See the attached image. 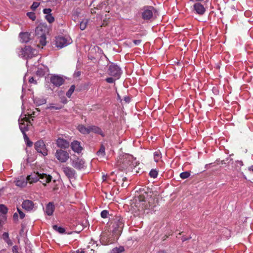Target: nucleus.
Masks as SVG:
<instances>
[{"label":"nucleus","instance_id":"52","mask_svg":"<svg viewBox=\"0 0 253 253\" xmlns=\"http://www.w3.org/2000/svg\"><path fill=\"white\" fill-rule=\"evenodd\" d=\"M124 100L126 102H129L130 101V98L128 96H126L124 97Z\"/></svg>","mask_w":253,"mask_h":253},{"label":"nucleus","instance_id":"55","mask_svg":"<svg viewBox=\"0 0 253 253\" xmlns=\"http://www.w3.org/2000/svg\"><path fill=\"white\" fill-rule=\"evenodd\" d=\"M77 253H84V251L81 250V251L80 250H78L76 251Z\"/></svg>","mask_w":253,"mask_h":253},{"label":"nucleus","instance_id":"51","mask_svg":"<svg viewBox=\"0 0 253 253\" xmlns=\"http://www.w3.org/2000/svg\"><path fill=\"white\" fill-rule=\"evenodd\" d=\"M3 237L4 239H5V238L8 239V233L7 232H4L3 234Z\"/></svg>","mask_w":253,"mask_h":253},{"label":"nucleus","instance_id":"25","mask_svg":"<svg viewBox=\"0 0 253 253\" xmlns=\"http://www.w3.org/2000/svg\"><path fill=\"white\" fill-rule=\"evenodd\" d=\"M78 130L82 134H89V126L86 127L83 125H79L77 127Z\"/></svg>","mask_w":253,"mask_h":253},{"label":"nucleus","instance_id":"7","mask_svg":"<svg viewBox=\"0 0 253 253\" xmlns=\"http://www.w3.org/2000/svg\"><path fill=\"white\" fill-rule=\"evenodd\" d=\"M124 173L125 172L119 170L116 174V178L114 179L118 184H121L123 187H127L128 185V182L125 183L127 181V178L124 175Z\"/></svg>","mask_w":253,"mask_h":253},{"label":"nucleus","instance_id":"48","mask_svg":"<svg viewBox=\"0 0 253 253\" xmlns=\"http://www.w3.org/2000/svg\"><path fill=\"white\" fill-rule=\"evenodd\" d=\"M3 219H5V216L0 215V227L2 225Z\"/></svg>","mask_w":253,"mask_h":253},{"label":"nucleus","instance_id":"36","mask_svg":"<svg viewBox=\"0 0 253 253\" xmlns=\"http://www.w3.org/2000/svg\"><path fill=\"white\" fill-rule=\"evenodd\" d=\"M190 173L188 171L183 172L180 174V177L183 179H186V178L189 177L190 176Z\"/></svg>","mask_w":253,"mask_h":253},{"label":"nucleus","instance_id":"20","mask_svg":"<svg viewBox=\"0 0 253 253\" xmlns=\"http://www.w3.org/2000/svg\"><path fill=\"white\" fill-rule=\"evenodd\" d=\"M14 183L17 186L22 188L26 186L27 180L23 176H20L16 179L14 181Z\"/></svg>","mask_w":253,"mask_h":253},{"label":"nucleus","instance_id":"3","mask_svg":"<svg viewBox=\"0 0 253 253\" xmlns=\"http://www.w3.org/2000/svg\"><path fill=\"white\" fill-rule=\"evenodd\" d=\"M112 222L113 228V236H116V238H118L124 227V223L123 219L120 216H117L113 219Z\"/></svg>","mask_w":253,"mask_h":253},{"label":"nucleus","instance_id":"60","mask_svg":"<svg viewBox=\"0 0 253 253\" xmlns=\"http://www.w3.org/2000/svg\"><path fill=\"white\" fill-rule=\"evenodd\" d=\"M186 240H187V239H186V238H183L182 239V241H183V242H184V241H186Z\"/></svg>","mask_w":253,"mask_h":253},{"label":"nucleus","instance_id":"62","mask_svg":"<svg viewBox=\"0 0 253 253\" xmlns=\"http://www.w3.org/2000/svg\"><path fill=\"white\" fill-rule=\"evenodd\" d=\"M56 182V180H53V182Z\"/></svg>","mask_w":253,"mask_h":253},{"label":"nucleus","instance_id":"41","mask_svg":"<svg viewBox=\"0 0 253 253\" xmlns=\"http://www.w3.org/2000/svg\"><path fill=\"white\" fill-rule=\"evenodd\" d=\"M108 214V212L107 210H103L101 212V216L103 218H106Z\"/></svg>","mask_w":253,"mask_h":253},{"label":"nucleus","instance_id":"8","mask_svg":"<svg viewBox=\"0 0 253 253\" xmlns=\"http://www.w3.org/2000/svg\"><path fill=\"white\" fill-rule=\"evenodd\" d=\"M56 158L61 163H65L69 158V154L62 149H58L55 154Z\"/></svg>","mask_w":253,"mask_h":253},{"label":"nucleus","instance_id":"28","mask_svg":"<svg viewBox=\"0 0 253 253\" xmlns=\"http://www.w3.org/2000/svg\"><path fill=\"white\" fill-rule=\"evenodd\" d=\"M105 147L103 145H101L100 149L96 153L97 155L99 157H104L105 155Z\"/></svg>","mask_w":253,"mask_h":253},{"label":"nucleus","instance_id":"38","mask_svg":"<svg viewBox=\"0 0 253 253\" xmlns=\"http://www.w3.org/2000/svg\"><path fill=\"white\" fill-rule=\"evenodd\" d=\"M160 153L159 152H155L154 153V159L155 162H158L161 158Z\"/></svg>","mask_w":253,"mask_h":253},{"label":"nucleus","instance_id":"34","mask_svg":"<svg viewBox=\"0 0 253 253\" xmlns=\"http://www.w3.org/2000/svg\"><path fill=\"white\" fill-rule=\"evenodd\" d=\"M20 129L21 131H22V133H24V132L26 131H27L28 130V125H25L24 123H21L20 124Z\"/></svg>","mask_w":253,"mask_h":253},{"label":"nucleus","instance_id":"56","mask_svg":"<svg viewBox=\"0 0 253 253\" xmlns=\"http://www.w3.org/2000/svg\"><path fill=\"white\" fill-rule=\"evenodd\" d=\"M18 215L16 213H15L13 215V218L15 219V218H17Z\"/></svg>","mask_w":253,"mask_h":253},{"label":"nucleus","instance_id":"61","mask_svg":"<svg viewBox=\"0 0 253 253\" xmlns=\"http://www.w3.org/2000/svg\"><path fill=\"white\" fill-rule=\"evenodd\" d=\"M197 2H199V1H203L204 0H195Z\"/></svg>","mask_w":253,"mask_h":253},{"label":"nucleus","instance_id":"32","mask_svg":"<svg viewBox=\"0 0 253 253\" xmlns=\"http://www.w3.org/2000/svg\"><path fill=\"white\" fill-rule=\"evenodd\" d=\"M53 228L55 230L58 232L59 233L63 234L65 232V229L62 227H59L56 225H54L53 226Z\"/></svg>","mask_w":253,"mask_h":253},{"label":"nucleus","instance_id":"46","mask_svg":"<svg viewBox=\"0 0 253 253\" xmlns=\"http://www.w3.org/2000/svg\"><path fill=\"white\" fill-rule=\"evenodd\" d=\"M13 253H19L18 252V248L17 246H14L12 247Z\"/></svg>","mask_w":253,"mask_h":253},{"label":"nucleus","instance_id":"11","mask_svg":"<svg viewBox=\"0 0 253 253\" xmlns=\"http://www.w3.org/2000/svg\"><path fill=\"white\" fill-rule=\"evenodd\" d=\"M110 234H110H108L106 233H104L102 235H101L100 241L103 245H107L111 244L114 242L116 239L118 238H116V236H114L113 237H109Z\"/></svg>","mask_w":253,"mask_h":253},{"label":"nucleus","instance_id":"9","mask_svg":"<svg viewBox=\"0 0 253 253\" xmlns=\"http://www.w3.org/2000/svg\"><path fill=\"white\" fill-rule=\"evenodd\" d=\"M35 148L36 151L43 156L47 155V150L43 140H40L35 143Z\"/></svg>","mask_w":253,"mask_h":253},{"label":"nucleus","instance_id":"5","mask_svg":"<svg viewBox=\"0 0 253 253\" xmlns=\"http://www.w3.org/2000/svg\"><path fill=\"white\" fill-rule=\"evenodd\" d=\"M35 34L39 44L42 46L46 44V36L45 33L43 32V27L38 26L35 30Z\"/></svg>","mask_w":253,"mask_h":253},{"label":"nucleus","instance_id":"6","mask_svg":"<svg viewBox=\"0 0 253 253\" xmlns=\"http://www.w3.org/2000/svg\"><path fill=\"white\" fill-rule=\"evenodd\" d=\"M107 74L116 79H118L121 74V69L117 65L111 63L108 67Z\"/></svg>","mask_w":253,"mask_h":253},{"label":"nucleus","instance_id":"18","mask_svg":"<svg viewBox=\"0 0 253 253\" xmlns=\"http://www.w3.org/2000/svg\"><path fill=\"white\" fill-rule=\"evenodd\" d=\"M56 144L61 149H66L70 146L69 142L67 140L61 138H58L57 139Z\"/></svg>","mask_w":253,"mask_h":253},{"label":"nucleus","instance_id":"35","mask_svg":"<svg viewBox=\"0 0 253 253\" xmlns=\"http://www.w3.org/2000/svg\"><path fill=\"white\" fill-rule=\"evenodd\" d=\"M75 89V86L74 85H72L71 86L69 89L68 90V91L66 93V95L68 97H70L72 94H73V92L74 91Z\"/></svg>","mask_w":253,"mask_h":253},{"label":"nucleus","instance_id":"14","mask_svg":"<svg viewBox=\"0 0 253 253\" xmlns=\"http://www.w3.org/2000/svg\"><path fill=\"white\" fill-rule=\"evenodd\" d=\"M50 82L56 86H61L65 82L64 79L62 77L56 75H52L50 77Z\"/></svg>","mask_w":253,"mask_h":253},{"label":"nucleus","instance_id":"15","mask_svg":"<svg viewBox=\"0 0 253 253\" xmlns=\"http://www.w3.org/2000/svg\"><path fill=\"white\" fill-rule=\"evenodd\" d=\"M193 9L194 13L200 15H203L206 12L204 5L199 2H197L193 5Z\"/></svg>","mask_w":253,"mask_h":253},{"label":"nucleus","instance_id":"1","mask_svg":"<svg viewBox=\"0 0 253 253\" xmlns=\"http://www.w3.org/2000/svg\"><path fill=\"white\" fill-rule=\"evenodd\" d=\"M158 202V198L153 195L152 191L145 192L137 197L133 208L140 211H144L146 210L153 209L156 206Z\"/></svg>","mask_w":253,"mask_h":253},{"label":"nucleus","instance_id":"19","mask_svg":"<svg viewBox=\"0 0 253 253\" xmlns=\"http://www.w3.org/2000/svg\"><path fill=\"white\" fill-rule=\"evenodd\" d=\"M40 182L42 183L44 186L46 185V183H48L51 181L52 176L45 173H40Z\"/></svg>","mask_w":253,"mask_h":253},{"label":"nucleus","instance_id":"29","mask_svg":"<svg viewBox=\"0 0 253 253\" xmlns=\"http://www.w3.org/2000/svg\"><path fill=\"white\" fill-rule=\"evenodd\" d=\"M125 249L123 246H120L119 247L115 248L113 249L110 252V253H122L124 252Z\"/></svg>","mask_w":253,"mask_h":253},{"label":"nucleus","instance_id":"22","mask_svg":"<svg viewBox=\"0 0 253 253\" xmlns=\"http://www.w3.org/2000/svg\"><path fill=\"white\" fill-rule=\"evenodd\" d=\"M31 34L28 32H21L19 34L21 42L27 43L31 40Z\"/></svg>","mask_w":253,"mask_h":253},{"label":"nucleus","instance_id":"47","mask_svg":"<svg viewBox=\"0 0 253 253\" xmlns=\"http://www.w3.org/2000/svg\"><path fill=\"white\" fill-rule=\"evenodd\" d=\"M48 108L50 109H55V110H59V109H61V107H60L54 106H52V105H50L49 106V107H48Z\"/></svg>","mask_w":253,"mask_h":253},{"label":"nucleus","instance_id":"54","mask_svg":"<svg viewBox=\"0 0 253 253\" xmlns=\"http://www.w3.org/2000/svg\"><path fill=\"white\" fill-rule=\"evenodd\" d=\"M23 135H24V139L25 140H28L29 138L27 136V135H26L25 132H24V133H23Z\"/></svg>","mask_w":253,"mask_h":253},{"label":"nucleus","instance_id":"63","mask_svg":"<svg viewBox=\"0 0 253 253\" xmlns=\"http://www.w3.org/2000/svg\"><path fill=\"white\" fill-rule=\"evenodd\" d=\"M114 173V172H112L111 174H113Z\"/></svg>","mask_w":253,"mask_h":253},{"label":"nucleus","instance_id":"30","mask_svg":"<svg viewBox=\"0 0 253 253\" xmlns=\"http://www.w3.org/2000/svg\"><path fill=\"white\" fill-rule=\"evenodd\" d=\"M88 19H85L81 22L80 24V28L81 30H84L86 28L87 24L88 23Z\"/></svg>","mask_w":253,"mask_h":253},{"label":"nucleus","instance_id":"24","mask_svg":"<svg viewBox=\"0 0 253 253\" xmlns=\"http://www.w3.org/2000/svg\"><path fill=\"white\" fill-rule=\"evenodd\" d=\"M71 148L74 152L77 153H80L83 149L80 143L78 141H74L72 142Z\"/></svg>","mask_w":253,"mask_h":253},{"label":"nucleus","instance_id":"43","mask_svg":"<svg viewBox=\"0 0 253 253\" xmlns=\"http://www.w3.org/2000/svg\"><path fill=\"white\" fill-rule=\"evenodd\" d=\"M51 9L50 8H45L43 10V12L44 14H51L50 13L51 12Z\"/></svg>","mask_w":253,"mask_h":253},{"label":"nucleus","instance_id":"27","mask_svg":"<svg viewBox=\"0 0 253 253\" xmlns=\"http://www.w3.org/2000/svg\"><path fill=\"white\" fill-rule=\"evenodd\" d=\"M91 132H93L103 136V133L101 128L95 126H89V133Z\"/></svg>","mask_w":253,"mask_h":253},{"label":"nucleus","instance_id":"17","mask_svg":"<svg viewBox=\"0 0 253 253\" xmlns=\"http://www.w3.org/2000/svg\"><path fill=\"white\" fill-rule=\"evenodd\" d=\"M40 173H39L38 172H34L33 173H32L30 175H28L26 179L27 180V181H28L30 183H33L40 180Z\"/></svg>","mask_w":253,"mask_h":253},{"label":"nucleus","instance_id":"31","mask_svg":"<svg viewBox=\"0 0 253 253\" xmlns=\"http://www.w3.org/2000/svg\"><path fill=\"white\" fill-rule=\"evenodd\" d=\"M158 174V171L156 169H152L149 173V176L153 178H156Z\"/></svg>","mask_w":253,"mask_h":253},{"label":"nucleus","instance_id":"33","mask_svg":"<svg viewBox=\"0 0 253 253\" xmlns=\"http://www.w3.org/2000/svg\"><path fill=\"white\" fill-rule=\"evenodd\" d=\"M8 211V209L3 204L0 205V212L3 214H6Z\"/></svg>","mask_w":253,"mask_h":253},{"label":"nucleus","instance_id":"57","mask_svg":"<svg viewBox=\"0 0 253 253\" xmlns=\"http://www.w3.org/2000/svg\"><path fill=\"white\" fill-rule=\"evenodd\" d=\"M249 170L253 171V166H252L249 168Z\"/></svg>","mask_w":253,"mask_h":253},{"label":"nucleus","instance_id":"37","mask_svg":"<svg viewBox=\"0 0 253 253\" xmlns=\"http://www.w3.org/2000/svg\"><path fill=\"white\" fill-rule=\"evenodd\" d=\"M45 18L49 23H51L54 21V18L51 14L46 15Z\"/></svg>","mask_w":253,"mask_h":253},{"label":"nucleus","instance_id":"16","mask_svg":"<svg viewBox=\"0 0 253 253\" xmlns=\"http://www.w3.org/2000/svg\"><path fill=\"white\" fill-rule=\"evenodd\" d=\"M62 169L65 175L69 179L74 178L76 174L75 170L70 167L64 166L62 167Z\"/></svg>","mask_w":253,"mask_h":253},{"label":"nucleus","instance_id":"40","mask_svg":"<svg viewBox=\"0 0 253 253\" xmlns=\"http://www.w3.org/2000/svg\"><path fill=\"white\" fill-rule=\"evenodd\" d=\"M39 5L40 3L37 2H34L31 6V8L34 11L37 9V8L39 6Z\"/></svg>","mask_w":253,"mask_h":253},{"label":"nucleus","instance_id":"50","mask_svg":"<svg viewBox=\"0 0 253 253\" xmlns=\"http://www.w3.org/2000/svg\"><path fill=\"white\" fill-rule=\"evenodd\" d=\"M26 143H27V145L29 147H31L33 145V142L32 141H31L29 139H28V140H26Z\"/></svg>","mask_w":253,"mask_h":253},{"label":"nucleus","instance_id":"45","mask_svg":"<svg viewBox=\"0 0 253 253\" xmlns=\"http://www.w3.org/2000/svg\"><path fill=\"white\" fill-rule=\"evenodd\" d=\"M17 211L19 214V216L21 219H23L25 217L24 213L19 209H17Z\"/></svg>","mask_w":253,"mask_h":253},{"label":"nucleus","instance_id":"10","mask_svg":"<svg viewBox=\"0 0 253 253\" xmlns=\"http://www.w3.org/2000/svg\"><path fill=\"white\" fill-rule=\"evenodd\" d=\"M56 45L59 48L67 46L71 42V40L62 36H58L56 38Z\"/></svg>","mask_w":253,"mask_h":253},{"label":"nucleus","instance_id":"23","mask_svg":"<svg viewBox=\"0 0 253 253\" xmlns=\"http://www.w3.org/2000/svg\"><path fill=\"white\" fill-rule=\"evenodd\" d=\"M22 207L24 209L27 211H30L33 209L34 204L32 201L26 200L23 202Z\"/></svg>","mask_w":253,"mask_h":253},{"label":"nucleus","instance_id":"13","mask_svg":"<svg viewBox=\"0 0 253 253\" xmlns=\"http://www.w3.org/2000/svg\"><path fill=\"white\" fill-rule=\"evenodd\" d=\"M106 3L105 2H101L100 3H97L96 0H93L92 2L90 3V6L92 7L91 8V13L92 14L96 13V10H100L103 9L104 6H106Z\"/></svg>","mask_w":253,"mask_h":253},{"label":"nucleus","instance_id":"26","mask_svg":"<svg viewBox=\"0 0 253 253\" xmlns=\"http://www.w3.org/2000/svg\"><path fill=\"white\" fill-rule=\"evenodd\" d=\"M55 207L52 203H49L46 207V213L48 215H52L54 211Z\"/></svg>","mask_w":253,"mask_h":253},{"label":"nucleus","instance_id":"2","mask_svg":"<svg viewBox=\"0 0 253 253\" xmlns=\"http://www.w3.org/2000/svg\"><path fill=\"white\" fill-rule=\"evenodd\" d=\"M133 159L132 156L125 155L119 157L117 161V166L119 170L125 172L126 174L127 172L131 170L134 167Z\"/></svg>","mask_w":253,"mask_h":253},{"label":"nucleus","instance_id":"53","mask_svg":"<svg viewBox=\"0 0 253 253\" xmlns=\"http://www.w3.org/2000/svg\"><path fill=\"white\" fill-rule=\"evenodd\" d=\"M59 189V187L57 185H55L54 187L53 188L52 190L53 191H56Z\"/></svg>","mask_w":253,"mask_h":253},{"label":"nucleus","instance_id":"42","mask_svg":"<svg viewBox=\"0 0 253 253\" xmlns=\"http://www.w3.org/2000/svg\"><path fill=\"white\" fill-rule=\"evenodd\" d=\"M116 79H114L112 77H109V78H106L105 80L108 83H113L115 82Z\"/></svg>","mask_w":253,"mask_h":253},{"label":"nucleus","instance_id":"12","mask_svg":"<svg viewBox=\"0 0 253 253\" xmlns=\"http://www.w3.org/2000/svg\"><path fill=\"white\" fill-rule=\"evenodd\" d=\"M71 165L75 169L80 170L83 169L84 167V161L79 157H76L71 159Z\"/></svg>","mask_w":253,"mask_h":253},{"label":"nucleus","instance_id":"44","mask_svg":"<svg viewBox=\"0 0 253 253\" xmlns=\"http://www.w3.org/2000/svg\"><path fill=\"white\" fill-rule=\"evenodd\" d=\"M29 83L30 84H37V81L34 79V78L33 77H30L29 78Z\"/></svg>","mask_w":253,"mask_h":253},{"label":"nucleus","instance_id":"59","mask_svg":"<svg viewBox=\"0 0 253 253\" xmlns=\"http://www.w3.org/2000/svg\"><path fill=\"white\" fill-rule=\"evenodd\" d=\"M237 163L238 164L240 165V166L243 165V162L242 161H238Z\"/></svg>","mask_w":253,"mask_h":253},{"label":"nucleus","instance_id":"39","mask_svg":"<svg viewBox=\"0 0 253 253\" xmlns=\"http://www.w3.org/2000/svg\"><path fill=\"white\" fill-rule=\"evenodd\" d=\"M27 15L33 21L36 19V15L34 12H28Z\"/></svg>","mask_w":253,"mask_h":253},{"label":"nucleus","instance_id":"58","mask_svg":"<svg viewBox=\"0 0 253 253\" xmlns=\"http://www.w3.org/2000/svg\"><path fill=\"white\" fill-rule=\"evenodd\" d=\"M158 253H167L166 251H164V250H161V251H159Z\"/></svg>","mask_w":253,"mask_h":253},{"label":"nucleus","instance_id":"49","mask_svg":"<svg viewBox=\"0 0 253 253\" xmlns=\"http://www.w3.org/2000/svg\"><path fill=\"white\" fill-rule=\"evenodd\" d=\"M133 42L135 45H139L141 43V40H133Z\"/></svg>","mask_w":253,"mask_h":253},{"label":"nucleus","instance_id":"21","mask_svg":"<svg viewBox=\"0 0 253 253\" xmlns=\"http://www.w3.org/2000/svg\"><path fill=\"white\" fill-rule=\"evenodd\" d=\"M152 7H150L149 8L146 9L142 12V18L145 20H149L153 16Z\"/></svg>","mask_w":253,"mask_h":253},{"label":"nucleus","instance_id":"4","mask_svg":"<svg viewBox=\"0 0 253 253\" xmlns=\"http://www.w3.org/2000/svg\"><path fill=\"white\" fill-rule=\"evenodd\" d=\"M37 54L36 49L32 48L30 46H25L20 51L19 55L26 59L31 58Z\"/></svg>","mask_w":253,"mask_h":253}]
</instances>
